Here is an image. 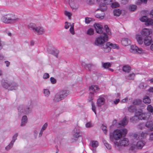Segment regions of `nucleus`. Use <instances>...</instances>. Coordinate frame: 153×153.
Returning a JSON list of instances; mask_svg holds the SVG:
<instances>
[{"label":"nucleus","instance_id":"8","mask_svg":"<svg viewBox=\"0 0 153 153\" xmlns=\"http://www.w3.org/2000/svg\"><path fill=\"white\" fill-rule=\"evenodd\" d=\"M137 112V115L138 116L140 120H147L150 118L151 114L149 113H143L139 111Z\"/></svg>","mask_w":153,"mask_h":153},{"label":"nucleus","instance_id":"19","mask_svg":"<svg viewBox=\"0 0 153 153\" xmlns=\"http://www.w3.org/2000/svg\"><path fill=\"white\" fill-rule=\"evenodd\" d=\"M2 85L4 88L6 89H8L9 90L10 89V90H15L16 88V87H11L10 88V85L9 84L6 82H4L2 83Z\"/></svg>","mask_w":153,"mask_h":153},{"label":"nucleus","instance_id":"60","mask_svg":"<svg viewBox=\"0 0 153 153\" xmlns=\"http://www.w3.org/2000/svg\"><path fill=\"white\" fill-rule=\"evenodd\" d=\"M59 53V51L56 50V52H54L53 51L52 54H53L54 56H56V57H57L58 53Z\"/></svg>","mask_w":153,"mask_h":153},{"label":"nucleus","instance_id":"49","mask_svg":"<svg viewBox=\"0 0 153 153\" xmlns=\"http://www.w3.org/2000/svg\"><path fill=\"white\" fill-rule=\"evenodd\" d=\"M13 143L11 142L6 147V149L7 150H8L9 149H10L11 148L13 147Z\"/></svg>","mask_w":153,"mask_h":153},{"label":"nucleus","instance_id":"32","mask_svg":"<svg viewBox=\"0 0 153 153\" xmlns=\"http://www.w3.org/2000/svg\"><path fill=\"white\" fill-rule=\"evenodd\" d=\"M90 145L93 148H96L98 146V143L97 141H93L91 142Z\"/></svg>","mask_w":153,"mask_h":153},{"label":"nucleus","instance_id":"4","mask_svg":"<svg viewBox=\"0 0 153 153\" xmlns=\"http://www.w3.org/2000/svg\"><path fill=\"white\" fill-rule=\"evenodd\" d=\"M18 109V114L20 116L24 114H28L32 111L30 105H21L19 107Z\"/></svg>","mask_w":153,"mask_h":153},{"label":"nucleus","instance_id":"13","mask_svg":"<svg viewBox=\"0 0 153 153\" xmlns=\"http://www.w3.org/2000/svg\"><path fill=\"white\" fill-rule=\"evenodd\" d=\"M110 45V42H108L105 44L104 42H103V44L101 45V48L105 50H104L105 52H108L110 51V48H109Z\"/></svg>","mask_w":153,"mask_h":153},{"label":"nucleus","instance_id":"16","mask_svg":"<svg viewBox=\"0 0 153 153\" xmlns=\"http://www.w3.org/2000/svg\"><path fill=\"white\" fill-rule=\"evenodd\" d=\"M128 123V121L126 120V117H124L121 121L118 123V127H121L122 126H124L126 125Z\"/></svg>","mask_w":153,"mask_h":153},{"label":"nucleus","instance_id":"47","mask_svg":"<svg viewBox=\"0 0 153 153\" xmlns=\"http://www.w3.org/2000/svg\"><path fill=\"white\" fill-rule=\"evenodd\" d=\"M141 102V100H134L133 104L134 105H138Z\"/></svg>","mask_w":153,"mask_h":153},{"label":"nucleus","instance_id":"31","mask_svg":"<svg viewBox=\"0 0 153 153\" xmlns=\"http://www.w3.org/2000/svg\"><path fill=\"white\" fill-rule=\"evenodd\" d=\"M153 24V20L151 18H148L147 21L145 23V25L147 26L152 25Z\"/></svg>","mask_w":153,"mask_h":153},{"label":"nucleus","instance_id":"40","mask_svg":"<svg viewBox=\"0 0 153 153\" xmlns=\"http://www.w3.org/2000/svg\"><path fill=\"white\" fill-rule=\"evenodd\" d=\"M147 108L149 111L153 114V107L151 105H148Z\"/></svg>","mask_w":153,"mask_h":153},{"label":"nucleus","instance_id":"21","mask_svg":"<svg viewBox=\"0 0 153 153\" xmlns=\"http://www.w3.org/2000/svg\"><path fill=\"white\" fill-rule=\"evenodd\" d=\"M145 144V142L144 141L140 140L138 141L136 146L138 149H141Z\"/></svg>","mask_w":153,"mask_h":153},{"label":"nucleus","instance_id":"14","mask_svg":"<svg viewBox=\"0 0 153 153\" xmlns=\"http://www.w3.org/2000/svg\"><path fill=\"white\" fill-rule=\"evenodd\" d=\"M152 43V39L150 37H145L144 40V43L146 46H149Z\"/></svg>","mask_w":153,"mask_h":153},{"label":"nucleus","instance_id":"7","mask_svg":"<svg viewBox=\"0 0 153 153\" xmlns=\"http://www.w3.org/2000/svg\"><path fill=\"white\" fill-rule=\"evenodd\" d=\"M130 51L133 53L138 54H144L146 53V51L141 48H139L134 45L131 46Z\"/></svg>","mask_w":153,"mask_h":153},{"label":"nucleus","instance_id":"1","mask_svg":"<svg viewBox=\"0 0 153 153\" xmlns=\"http://www.w3.org/2000/svg\"><path fill=\"white\" fill-rule=\"evenodd\" d=\"M127 132V130L126 129L116 130L113 133H110V139L112 140H117L120 139L122 136H125Z\"/></svg>","mask_w":153,"mask_h":153},{"label":"nucleus","instance_id":"2","mask_svg":"<svg viewBox=\"0 0 153 153\" xmlns=\"http://www.w3.org/2000/svg\"><path fill=\"white\" fill-rule=\"evenodd\" d=\"M69 94L68 90H61L56 93L53 98V101L55 102H59L63 100Z\"/></svg>","mask_w":153,"mask_h":153},{"label":"nucleus","instance_id":"50","mask_svg":"<svg viewBox=\"0 0 153 153\" xmlns=\"http://www.w3.org/2000/svg\"><path fill=\"white\" fill-rule=\"evenodd\" d=\"M101 128L102 130L104 131L105 134H106L107 131V130L106 129V127L103 124H102L101 126Z\"/></svg>","mask_w":153,"mask_h":153},{"label":"nucleus","instance_id":"51","mask_svg":"<svg viewBox=\"0 0 153 153\" xmlns=\"http://www.w3.org/2000/svg\"><path fill=\"white\" fill-rule=\"evenodd\" d=\"M113 0H104V2L105 4H111L113 2Z\"/></svg>","mask_w":153,"mask_h":153},{"label":"nucleus","instance_id":"48","mask_svg":"<svg viewBox=\"0 0 153 153\" xmlns=\"http://www.w3.org/2000/svg\"><path fill=\"white\" fill-rule=\"evenodd\" d=\"M128 111L131 112H132L134 111V107L133 105H131L128 108Z\"/></svg>","mask_w":153,"mask_h":153},{"label":"nucleus","instance_id":"35","mask_svg":"<svg viewBox=\"0 0 153 153\" xmlns=\"http://www.w3.org/2000/svg\"><path fill=\"white\" fill-rule=\"evenodd\" d=\"M104 14L103 13L101 14H97L96 15L95 17L96 18H98L100 19H102L104 18Z\"/></svg>","mask_w":153,"mask_h":153},{"label":"nucleus","instance_id":"53","mask_svg":"<svg viewBox=\"0 0 153 153\" xmlns=\"http://www.w3.org/2000/svg\"><path fill=\"white\" fill-rule=\"evenodd\" d=\"M71 23H69L68 22H65V28L66 29H68L69 28L70 26H71Z\"/></svg>","mask_w":153,"mask_h":153},{"label":"nucleus","instance_id":"58","mask_svg":"<svg viewBox=\"0 0 153 153\" xmlns=\"http://www.w3.org/2000/svg\"><path fill=\"white\" fill-rule=\"evenodd\" d=\"M50 80L53 84H54L56 82V80L53 77H51L50 78Z\"/></svg>","mask_w":153,"mask_h":153},{"label":"nucleus","instance_id":"27","mask_svg":"<svg viewBox=\"0 0 153 153\" xmlns=\"http://www.w3.org/2000/svg\"><path fill=\"white\" fill-rule=\"evenodd\" d=\"M143 101L146 104H149L151 102V100L148 96H146L143 97Z\"/></svg>","mask_w":153,"mask_h":153},{"label":"nucleus","instance_id":"28","mask_svg":"<svg viewBox=\"0 0 153 153\" xmlns=\"http://www.w3.org/2000/svg\"><path fill=\"white\" fill-rule=\"evenodd\" d=\"M107 9V7L105 4L101 3L100 4L99 10L104 12Z\"/></svg>","mask_w":153,"mask_h":153},{"label":"nucleus","instance_id":"42","mask_svg":"<svg viewBox=\"0 0 153 153\" xmlns=\"http://www.w3.org/2000/svg\"><path fill=\"white\" fill-rule=\"evenodd\" d=\"M93 21V19L92 18L88 17H86L85 18V23L86 24L89 23Z\"/></svg>","mask_w":153,"mask_h":153},{"label":"nucleus","instance_id":"52","mask_svg":"<svg viewBox=\"0 0 153 153\" xmlns=\"http://www.w3.org/2000/svg\"><path fill=\"white\" fill-rule=\"evenodd\" d=\"M119 4L117 2L113 3L111 4V7L112 8H116L119 7Z\"/></svg>","mask_w":153,"mask_h":153},{"label":"nucleus","instance_id":"17","mask_svg":"<svg viewBox=\"0 0 153 153\" xmlns=\"http://www.w3.org/2000/svg\"><path fill=\"white\" fill-rule=\"evenodd\" d=\"M105 99L102 97H99L98 99L97 103V105L99 107L101 106L102 105H103L105 103Z\"/></svg>","mask_w":153,"mask_h":153},{"label":"nucleus","instance_id":"57","mask_svg":"<svg viewBox=\"0 0 153 153\" xmlns=\"http://www.w3.org/2000/svg\"><path fill=\"white\" fill-rule=\"evenodd\" d=\"M64 13L66 16H68L69 18L71 16V13L68 11H65L64 12Z\"/></svg>","mask_w":153,"mask_h":153},{"label":"nucleus","instance_id":"26","mask_svg":"<svg viewBox=\"0 0 153 153\" xmlns=\"http://www.w3.org/2000/svg\"><path fill=\"white\" fill-rule=\"evenodd\" d=\"M82 66L85 67L86 69H88L90 71L91 69L92 65L91 64H86L85 63H82Z\"/></svg>","mask_w":153,"mask_h":153},{"label":"nucleus","instance_id":"56","mask_svg":"<svg viewBox=\"0 0 153 153\" xmlns=\"http://www.w3.org/2000/svg\"><path fill=\"white\" fill-rule=\"evenodd\" d=\"M49 77V75L48 73H45L43 76V78L44 79H47Z\"/></svg>","mask_w":153,"mask_h":153},{"label":"nucleus","instance_id":"11","mask_svg":"<svg viewBox=\"0 0 153 153\" xmlns=\"http://www.w3.org/2000/svg\"><path fill=\"white\" fill-rule=\"evenodd\" d=\"M152 31L151 30L146 28H145L142 30L141 31V34L143 36H147L150 34L152 33Z\"/></svg>","mask_w":153,"mask_h":153},{"label":"nucleus","instance_id":"3","mask_svg":"<svg viewBox=\"0 0 153 153\" xmlns=\"http://www.w3.org/2000/svg\"><path fill=\"white\" fill-rule=\"evenodd\" d=\"M1 21L5 24H12L16 23L19 18L15 17L11 14H8L3 16L1 18Z\"/></svg>","mask_w":153,"mask_h":153},{"label":"nucleus","instance_id":"29","mask_svg":"<svg viewBox=\"0 0 153 153\" xmlns=\"http://www.w3.org/2000/svg\"><path fill=\"white\" fill-rule=\"evenodd\" d=\"M122 70L124 72H129L131 70V68L128 65H125L123 66Z\"/></svg>","mask_w":153,"mask_h":153},{"label":"nucleus","instance_id":"9","mask_svg":"<svg viewBox=\"0 0 153 153\" xmlns=\"http://www.w3.org/2000/svg\"><path fill=\"white\" fill-rule=\"evenodd\" d=\"M99 88L97 85H91L89 87V90L90 91V95L91 96V98L90 101L92 100V97L94 96V91L95 92L98 91Z\"/></svg>","mask_w":153,"mask_h":153},{"label":"nucleus","instance_id":"24","mask_svg":"<svg viewBox=\"0 0 153 153\" xmlns=\"http://www.w3.org/2000/svg\"><path fill=\"white\" fill-rule=\"evenodd\" d=\"M114 15L115 16H118L121 13V10L118 9H114L113 11Z\"/></svg>","mask_w":153,"mask_h":153},{"label":"nucleus","instance_id":"18","mask_svg":"<svg viewBox=\"0 0 153 153\" xmlns=\"http://www.w3.org/2000/svg\"><path fill=\"white\" fill-rule=\"evenodd\" d=\"M27 122V118L26 116H23L22 118L21 122L20 124L21 126H25Z\"/></svg>","mask_w":153,"mask_h":153},{"label":"nucleus","instance_id":"61","mask_svg":"<svg viewBox=\"0 0 153 153\" xmlns=\"http://www.w3.org/2000/svg\"><path fill=\"white\" fill-rule=\"evenodd\" d=\"M140 135V134H134V137L135 140H137V137H138V138H139V137Z\"/></svg>","mask_w":153,"mask_h":153},{"label":"nucleus","instance_id":"59","mask_svg":"<svg viewBox=\"0 0 153 153\" xmlns=\"http://www.w3.org/2000/svg\"><path fill=\"white\" fill-rule=\"evenodd\" d=\"M47 126H48L47 123H45L43 125L41 130H42L43 131H44L47 128Z\"/></svg>","mask_w":153,"mask_h":153},{"label":"nucleus","instance_id":"5","mask_svg":"<svg viewBox=\"0 0 153 153\" xmlns=\"http://www.w3.org/2000/svg\"><path fill=\"white\" fill-rule=\"evenodd\" d=\"M108 39L107 35L104 33L103 36H100L96 38L94 44L97 46L101 45L103 44V42L107 41Z\"/></svg>","mask_w":153,"mask_h":153},{"label":"nucleus","instance_id":"36","mask_svg":"<svg viewBox=\"0 0 153 153\" xmlns=\"http://www.w3.org/2000/svg\"><path fill=\"white\" fill-rule=\"evenodd\" d=\"M43 93L45 94V95L46 97H49L50 94V92L48 89H44L43 90Z\"/></svg>","mask_w":153,"mask_h":153},{"label":"nucleus","instance_id":"25","mask_svg":"<svg viewBox=\"0 0 153 153\" xmlns=\"http://www.w3.org/2000/svg\"><path fill=\"white\" fill-rule=\"evenodd\" d=\"M136 39L138 43L140 45L143 43V41L141 36L140 35H137L136 36Z\"/></svg>","mask_w":153,"mask_h":153},{"label":"nucleus","instance_id":"15","mask_svg":"<svg viewBox=\"0 0 153 153\" xmlns=\"http://www.w3.org/2000/svg\"><path fill=\"white\" fill-rule=\"evenodd\" d=\"M81 136L79 131L77 130L76 128H75L74 130L73 133L74 139L76 140L79 137Z\"/></svg>","mask_w":153,"mask_h":153},{"label":"nucleus","instance_id":"62","mask_svg":"<svg viewBox=\"0 0 153 153\" xmlns=\"http://www.w3.org/2000/svg\"><path fill=\"white\" fill-rule=\"evenodd\" d=\"M4 62L6 64V66L7 67H8L9 66V65H10V62H8V61H5Z\"/></svg>","mask_w":153,"mask_h":153},{"label":"nucleus","instance_id":"46","mask_svg":"<svg viewBox=\"0 0 153 153\" xmlns=\"http://www.w3.org/2000/svg\"><path fill=\"white\" fill-rule=\"evenodd\" d=\"M118 46L116 44H112L110 43V45L109 46V48H110V50L111 48H118Z\"/></svg>","mask_w":153,"mask_h":153},{"label":"nucleus","instance_id":"44","mask_svg":"<svg viewBox=\"0 0 153 153\" xmlns=\"http://www.w3.org/2000/svg\"><path fill=\"white\" fill-rule=\"evenodd\" d=\"M18 136V133H16L15 134L13 137V140L11 142L13 143H14L15 140L17 139V138Z\"/></svg>","mask_w":153,"mask_h":153},{"label":"nucleus","instance_id":"6","mask_svg":"<svg viewBox=\"0 0 153 153\" xmlns=\"http://www.w3.org/2000/svg\"><path fill=\"white\" fill-rule=\"evenodd\" d=\"M114 143L115 147L118 150H120L121 147L127 146L129 144L128 139L126 138H123V139L121 140L119 142L115 141Z\"/></svg>","mask_w":153,"mask_h":153},{"label":"nucleus","instance_id":"22","mask_svg":"<svg viewBox=\"0 0 153 153\" xmlns=\"http://www.w3.org/2000/svg\"><path fill=\"white\" fill-rule=\"evenodd\" d=\"M140 120L138 116L137 115V112H136L135 115L133 117L130 118V121L133 123H135Z\"/></svg>","mask_w":153,"mask_h":153},{"label":"nucleus","instance_id":"12","mask_svg":"<svg viewBox=\"0 0 153 153\" xmlns=\"http://www.w3.org/2000/svg\"><path fill=\"white\" fill-rule=\"evenodd\" d=\"M45 32L44 29L42 27H36V28L34 33L38 35H41L43 34Z\"/></svg>","mask_w":153,"mask_h":153},{"label":"nucleus","instance_id":"33","mask_svg":"<svg viewBox=\"0 0 153 153\" xmlns=\"http://www.w3.org/2000/svg\"><path fill=\"white\" fill-rule=\"evenodd\" d=\"M135 76V74L133 73H132L128 74L126 76V78L127 79L129 80L133 79H134Z\"/></svg>","mask_w":153,"mask_h":153},{"label":"nucleus","instance_id":"37","mask_svg":"<svg viewBox=\"0 0 153 153\" xmlns=\"http://www.w3.org/2000/svg\"><path fill=\"white\" fill-rule=\"evenodd\" d=\"M104 144L106 147L108 149H111V146L110 145L107 143L106 141L104 140H102Z\"/></svg>","mask_w":153,"mask_h":153},{"label":"nucleus","instance_id":"64","mask_svg":"<svg viewBox=\"0 0 153 153\" xmlns=\"http://www.w3.org/2000/svg\"><path fill=\"white\" fill-rule=\"evenodd\" d=\"M150 139L152 140H153V133H152L150 135Z\"/></svg>","mask_w":153,"mask_h":153},{"label":"nucleus","instance_id":"23","mask_svg":"<svg viewBox=\"0 0 153 153\" xmlns=\"http://www.w3.org/2000/svg\"><path fill=\"white\" fill-rule=\"evenodd\" d=\"M121 42L123 45L125 46H127L130 44V42L129 39L127 38H124L122 39Z\"/></svg>","mask_w":153,"mask_h":153},{"label":"nucleus","instance_id":"39","mask_svg":"<svg viewBox=\"0 0 153 153\" xmlns=\"http://www.w3.org/2000/svg\"><path fill=\"white\" fill-rule=\"evenodd\" d=\"M87 34L89 35H93L94 33V31L93 29L92 28H90L88 29L87 31Z\"/></svg>","mask_w":153,"mask_h":153},{"label":"nucleus","instance_id":"55","mask_svg":"<svg viewBox=\"0 0 153 153\" xmlns=\"http://www.w3.org/2000/svg\"><path fill=\"white\" fill-rule=\"evenodd\" d=\"M85 126L87 128H89L92 127V125L91 122H89L86 124Z\"/></svg>","mask_w":153,"mask_h":153},{"label":"nucleus","instance_id":"20","mask_svg":"<svg viewBox=\"0 0 153 153\" xmlns=\"http://www.w3.org/2000/svg\"><path fill=\"white\" fill-rule=\"evenodd\" d=\"M37 26L36 25L33 23H30L28 25V28L32 31L34 32Z\"/></svg>","mask_w":153,"mask_h":153},{"label":"nucleus","instance_id":"45","mask_svg":"<svg viewBox=\"0 0 153 153\" xmlns=\"http://www.w3.org/2000/svg\"><path fill=\"white\" fill-rule=\"evenodd\" d=\"M148 18V17L146 16H144L140 19V20L141 22H146Z\"/></svg>","mask_w":153,"mask_h":153},{"label":"nucleus","instance_id":"10","mask_svg":"<svg viewBox=\"0 0 153 153\" xmlns=\"http://www.w3.org/2000/svg\"><path fill=\"white\" fill-rule=\"evenodd\" d=\"M94 26L97 33L101 34L103 32V29L100 24L95 23L94 25Z\"/></svg>","mask_w":153,"mask_h":153},{"label":"nucleus","instance_id":"34","mask_svg":"<svg viewBox=\"0 0 153 153\" xmlns=\"http://www.w3.org/2000/svg\"><path fill=\"white\" fill-rule=\"evenodd\" d=\"M137 7L136 6L131 5L129 6L128 9L130 11H134L137 9Z\"/></svg>","mask_w":153,"mask_h":153},{"label":"nucleus","instance_id":"30","mask_svg":"<svg viewBox=\"0 0 153 153\" xmlns=\"http://www.w3.org/2000/svg\"><path fill=\"white\" fill-rule=\"evenodd\" d=\"M111 66V64L109 62L102 63V67L104 68H108Z\"/></svg>","mask_w":153,"mask_h":153},{"label":"nucleus","instance_id":"43","mask_svg":"<svg viewBox=\"0 0 153 153\" xmlns=\"http://www.w3.org/2000/svg\"><path fill=\"white\" fill-rule=\"evenodd\" d=\"M152 124L153 123L152 121H148L146 123L145 126L146 127L149 129L151 125H152Z\"/></svg>","mask_w":153,"mask_h":153},{"label":"nucleus","instance_id":"38","mask_svg":"<svg viewBox=\"0 0 153 153\" xmlns=\"http://www.w3.org/2000/svg\"><path fill=\"white\" fill-rule=\"evenodd\" d=\"M104 28L106 32L107 35H111V33L110 32V30L107 25H105L104 27Z\"/></svg>","mask_w":153,"mask_h":153},{"label":"nucleus","instance_id":"41","mask_svg":"<svg viewBox=\"0 0 153 153\" xmlns=\"http://www.w3.org/2000/svg\"><path fill=\"white\" fill-rule=\"evenodd\" d=\"M74 24L73 23L71 25V27L70 29V32L72 34H74Z\"/></svg>","mask_w":153,"mask_h":153},{"label":"nucleus","instance_id":"63","mask_svg":"<svg viewBox=\"0 0 153 153\" xmlns=\"http://www.w3.org/2000/svg\"><path fill=\"white\" fill-rule=\"evenodd\" d=\"M148 91L150 92L153 93V87L150 88L148 89Z\"/></svg>","mask_w":153,"mask_h":153},{"label":"nucleus","instance_id":"54","mask_svg":"<svg viewBox=\"0 0 153 153\" xmlns=\"http://www.w3.org/2000/svg\"><path fill=\"white\" fill-rule=\"evenodd\" d=\"M92 105V109L94 112L95 114H96V107L94 105V104L93 103H92L91 104Z\"/></svg>","mask_w":153,"mask_h":153}]
</instances>
